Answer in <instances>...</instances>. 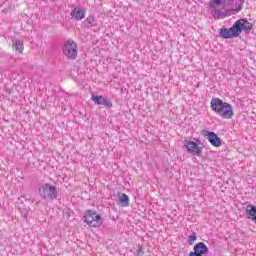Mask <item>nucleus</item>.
Listing matches in <instances>:
<instances>
[{
	"mask_svg": "<svg viewBox=\"0 0 256 256\" xmlns=\"http://www.w3.org/2000/svg\"><path fill=\"white\" fill-rule=\"evenodd\" d=\"M18 209H19L21 215H23L24 217H29L31 208L25 206L24 203H20V204H18Z\"/></svg>",
	"mask_w": 256,
	"mask_h": 256,
	"instance_id": "nucleus-15",
	"label": "nucleus"
},
{
	"mask_svg": "<svg viewBox=\"0 0 256 256\" xmlns=\"http://www.w3.org/2000/svg\"><path fill=\"white\" fill-rule=\"evenodd\" d=\"M220 37L223 39H231L232 37H239L237 32H234L233 26L230 29L222 28L220 29Z\"/></svg>",
	"mask_w": 256,
	"mask_h": 256,
	"instance_id": "nucleus-12",
	"label": "nucleus"
},
{
	"mask_svg": "<svg viewBox=\"0 0 256 256\" xmlns=\"http://www.w3.org/2000/svg\"><path fill=\"white\" fill-rule=\"evenodd\" d=\"M82 27L84 29H91L92 27H97V20H95V15L90 14L85 21L82 22Z\"/></svg>",
	"mask_w": 256,
	"mask_h": 256,
	"instance_id": "nucleus-13",
	"label": "nucleus"
},
{
	"mask_svg": "<svg viewBox=\"0 0 256 256\" xmlns=\"http://www.w3.org/2000/svg\"><path fill=\"white\" fill-rule=\"evenodd\" d=\"M184 147H186L188 153L196 155L197 157H201V153H203V149L196 142L191 140H185Z\"/></svg>",
	"mask_w": 256,
	"mask_h": 256,
	"instance_id": "nucleus-7",
	"label": "nucleus"
},
{
	"mask_svg": "<svg viewBox=\"0 0 256 256\" xmlns=\"http://www.w3.org/2000/svg\"><path fill=\"white\" fill-rule=\"evenodd\" d=\"M193 256H203L209 253V248L203 242H199L194 246V251L190 252Z\"/></svg>",
	"mask_w": 256,
	"mask_h": 256,
	"instance_id": "nucleus-9",
	"label": "nucleus"
},
{
	"mask_svg": "<svg viewBox=\"0 0 256 256\" xmlns=\"http://www.w3.org/2000/svg\"><path fill=\"white\" fill-rule=\"evenodd\" d=\"M13 49H15L18 53H23V42L21 40H14L12 44Z\"/></svg>",
	"mask_w": 256,
	"mask_h": 256,
	"instance_id": "nucleus-16",
	"label": "nucleus"
},
{
	"mask_svg": "<svg viewBox=\"0 0 256 256\" xmlns=\"http://www.w3.org/2000/svg\"><path fill=\"white\" fill-rule=\"evenodd\" d=\"M209 7L214 19H225L227 12L221 10L225 7V2L223 0H210Z\"/></svg>",
	"mask_w": 256,
	"mask_h": 256,
	"instance_id": "nucleus-3",
	"label": "nucleus"
},
{
	"mask_svg": "<svg viewBox=\"0 0 256 256\" xmlns=\"http://www.w3.org/2000/svg\"><path fill=\"white\" fill-rule=\"evenodd\" d=\"M210 107L222 119H233V115H235L233 113V106L227 102H223L220 98H213L210 102Z\"/></svg>",
	"mask_w": 256,
	"mask_h": 256,
	"instance_id": "nucleus-1",
	"label": "nucleus"
},
{
	"mask_svg": "<svg viewBox=\"0 0 256 256\" xmlns=\"http://www.w3.org/2000/svg\"><path fill=\"white\" fill-rule=\"evenodd\" d=\"M202 135L209 141L213 147H221V138L215 134V132H210L208 130H203Z\"/></svg>",
	"mask_w": 256,
	"mask_h": 256,
	"instance_id": "nucleus-8",
	"label": "nucleus"
},
{
	"mask_svg": "<svg viewBox=\"0 0 256 256\" xmlns=\"http://www.w3.org/2000/svg\"><path fill=\"white\" fill-rule=\"evenodd\" d=\"M119 203L121 207H129V196H127V194H122L119 198Z\"/></svg>",
	"mask_w": 256,
	"mask_h": 256,
	"instance_id": "nucleus-17",
	"label": "nucleus"
},
{
	"mask_svg": "<svg viewBox=\"0 0 256 256\" xmlns=\"http://www.w3.org/2000/svg\"><path fill=\"white\" fill-rule=\"evenodd\" d=\"M195 241H197V234L196 233H193L192 235L188 236L189 245H193V243H195Z\"/></svg>",
	"mask_w": 256,
	"mask_h": 256,
	"instance_id": "nucleus-18",
	"label": "nucleus"
},
{
	"mask_svg": "<svg viewBox=\"0 0 256 256\" xmlns=\"http://www.w3.org/2000/svg\"><path fill=\"white\" fill-rule=\"evenodd\" d=\"M62 52H63V55H65V57H67L71 61H75L79 53V48L77 47V43H75V41L71 39L65 41L62 46Z\"/></svg>",
	"mask_w": 256,
	"mask_h": 256,
	"instance_id": "nucleus-2",
	"label": "nucleus"
},
{
	"mask_svg": "<svg viewBox=\"0 0 256 256\" xmlns=\"http://www.w3.org/2000/svg\"><path fill=\"white\" fill-rule=\"evenodd\" d=\"M84 219L87 225H89V227H101V225H103V220L101 219V215L91 210H88L87 212H85Z\"/></svg>",
	"mask_w": 256,
	"mask_h": 256,
	"instance_id": "nucleus-5",
	"label": "nucleus"
},
{
	"mask_svg": "<svg viewBox=\"0 0 256 256\" xmlns=\"http://www.w3.org/2000/svg\"><path fill=\"white\" fill-rule=\"evenodd\" d=\"M248 219L256 222V206L253 204H248L245 210Z\"/></svg>",
	"mask_w": 256,
	"mask_h": 256,
	"instance_id": "nucleus-14",
	"label": "nucleus"
},
{
	"mask_svg": "<svg viewBox=\"0 0 256 256\" xmlns=\"http://www.w3.org/2000/svg\"><path fill=\"white\" fill-rule=\"evenodd\" d=\"M92 101H94V103L96 105H104L105 107H108L109 109H111V107H113V103H111V101L107 100V98H105L103 96H97L95 94H92Z\"/></svg>",
	"mask_w": 256,
	"mask_h": 256,
	"instance_id": "nucleus-10",
	"label": "nucleus"
},
{
	"mask_svg": "<svg viewBox=\"0 0 256 256\" xmlns=\"http://www.w3.org/2000/svg\"><path fill=\"white\" fill-rule=\"evenodd\" d=\"M143 254V247L139 246L138 250L136 251L137 256H141Z\"/></svg>",
	"mask_w": 256,
	"mask_h": 256,
	"instance_id": "nucleus-19",
	"label": "nucleus"
},
{
	"mask_svg": "<svg viewBox=\"0 0 256 256\" xmlns=\"http://www.w3.org/2000/svg\"><path fill=\"white\" fill-rule=\"evenodd\" d=\"M251 29H253V24L250 23L247 20L244 19H240L237 20L234 25H233V31L234 33H241V31H245L246 33H249L251 31Z\"/></svg>",
	"mask_w": 256,
	"mask_h": 256,
	"instance_id": "nucleus-6",
	"label": "nucleus"
},
{
	"mask_svg": "<svg viewBox=\"0 0 256 256\" xmlns=\"http://www.w3.org/2000/svg\"><path fill=\"white\" fill-rule=\"evenodd\" d=\"M71 17L75 19L76 21H81L85 19V10L82 9L79 6H76L72 11H71Z\"/></svg>",
	"mask_w": 256,
	"mask_h": 256,
	"instance_id": "nucleus-11",
	"label": "nucleus"
},
{
	"mask_svg": "<svg viewBox=\"0 0 256 256\" xmlns=\"http://www.w3.org/2000/svg\"><path fill=\"white\" fill-rule=\"evenodd\" d=\"M39 195L42 199H46L47 201H53V199H57V195L59 192L57 188L49 183L43 184L39 188Z\"/></svg>",
	"mask_w": 256,
	"mask_h": 256,
	"instance_id": "nucleus-4",
	"label": "nucleus"
}]
</instances>
